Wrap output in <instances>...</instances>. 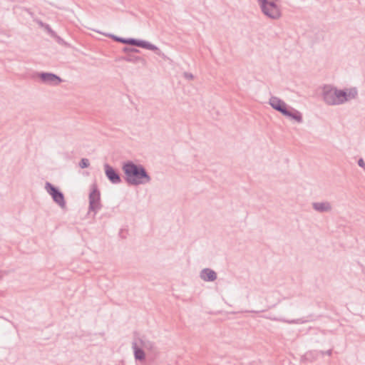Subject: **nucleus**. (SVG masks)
I'll list each match as a JSON object with an SVG mask.
<instances>
[{"label": "nucleus", "mask_w": 365, "mask_h": 365, "mask_svg": "<svg viewBox=\"0 0 365 365\" xmlns=\"http://www.w3.org/2000/svg\"><path fill=\"white\" fill-rule=\"evenodd\" d=\"M122 170L124 173L125 181L129 185L138 186L150 183L151 177L145 167L141 164L135 163L132 160L123 163Z\"/></svg>", "instance_id": "nucleus-1"}, {"label": "nucleus", "mask_w": 365, "mask_h": 365, "mask_svg": "<svg viewBox=\"0 0 365 365\" xmlns=\"http://www.w3.org/2000/svg\"><path fill=\"white\" fill-rule=\"evenodd\" d=\"M271 107L284 116L294 120L299 123L303 122L302 114L297 109L288 106L284 101L277 96H271L269 101Z\"/></svg>", "instance_id": "nucleus-2"}, {"label": "nucleus", "mask_w": 365, "mask_h": 365, "mask_svg": "<svg viewBox=\"0 0 365 365\" xmlns=\"http://www.w3.org/2000/svg\"><path fill=\"white\" fill-rule=\"evenodd\" d=\"M155 347L153 341L148 340L144 336L135 333L132 343L134 357L136 360L144 361L145 351H152Z\"/></svg>", "instance_id": "nucleus-3"}, {"label": "nucleus", "mask_w": 365, "mask_h": 365, "mask_svg": "<svg viewBox=\"0 0 365 365\" xmlns=\"http://www.w3.org/2000/svg\"><path fill=\"white\" fill-rule=\"evenodd\" d=\"M262 12L267 18L277 20L282 16V12L277 2L279 0H257Z\"/></svg>", "instance_id": "nucleus-4"}, {"label": "nucleus", "mask_w": 365, "mask_h": 365, "mask_svg": "<svg viewBox=\"0 0 365 365\" xmlns=\"http://www.w3.org/2000/svg\"><path fill=\"white\" fill-rule=\"evenodd\" d=\"M45 189L46 192L51 196L55 203H56L62 209L66 207L64 195L58 187L54 186L49 182H46L45 184Z\"/></svg>", "instance_id": "nucleus-5"}, {"label": "nucleus", "mask_w": 365, "mask_h": 365, "mask_svg": "<svg viewBox=\"0 0 365 365\" xmlns=\"http://www.w3.org/2000/svg\"><path fill=\"white\" fill-rule=\"evenodd\" d=\"M101 207L100 191L96 185H93L89 194V210L96 214Z\"/></svg>", "instance_id": "nucleus-6"}, {"label": "nucleus", "mask_w": 365, "mask_h": 365, "mask_svg": "<svg viewBox=\"0 0 365 365\" xmlns=\"http://www.w3.org/2000/svg\"><path fill=\"white\" fill-rule=\"evenodd\" d=\"M37 76L39 77L42 83L49 86H56L63 81L60 76L53 73L41 72L38 73Z\"/></svg>", "instance_id": "nucleus-7"}, {"label": "nucleus", "mask_w": 365, "mask_h": 365, "mask_svg": "<svg viewBox=\"0 0 365 365\" xmlns=\"http://www.w3.org/2000/svg\"><path fill=\"white\" fill-rule=\"evenodd\" d=\"M105 175L113 184H119L122 182L119 173L112 166L106 163L104 165Z\"/></svg>", "instance_id": "nucleus-8"}, {"label": "nucleus", "mask_w": 365, "mask_h": 365, "mask_svg": "<svg viewBox=\"0 0 365 365\" xmlns=\"http://www.w3.org/2000/svg\"><path fill=\"white\" fill-rule=\"evenodd\" d=\"M130 46H134L142 48L148 49L154 51L156 54L160 55V50L154 44L149 41L131 38Z\"/></svg>", "instance_id": "nucleus-9"}, {"label": "nucleus", "mask_w": 365, "mask_h": 365, "mask_svg": "<svg viewBox=\"0 0 365 365\" xmlns=\"http://www.w3.org/2000/svg\"><path fill=\"white\" fill-rule=\"evenodd\" d=\"M322 98L327 105L336 106L334 88L329 86H325L322 91Z\"/></svg>", "instance_id": "nucleus-10"}, {"label": "nucleus", "mask_w": 365, "mask_h": 365, "mask_svg": "<svg viewBox=\"0 0 365 365\" xmlns=\"http://www.w3.org/2000/svg\"><path fill=\"white\" fill-rule=\"evenodd\" d=\"M312 208L320 213L322 212H329L332 210V206L331 203L328 201L324 202H314L312 204Z\"/></svg>", "instance_id": "nucleus-11"}, {"label": "nucleus", "mask_w": 365, "mask_h": 365, "mask_svg": "<svg viewBox=\"0 0 365 365\" xmlns=\"http://www.w3.org/2000/svg\"><path fill=\"white\" fill-rule=\"evenodd\" d=\"M120 59L129 63H140L143 66H145L147 64L146 60L144 58L133 53L126 54L125 56H122Z\"/></svg>", "instance_id": "nucleus-12"}, {"label": "nucleus", "mask_w": 365, "mask_h": 365, "mask_svg": "<svg viewBox=\"0 0 365 365\" xmlns=\"http://www.w3.org/2000/svg\"><path fill=\"white\" fill-rule=\"evenodd\" d=\"M336 105H341L348 101L347 90H339L334 88Z\"/></svg>", "instance_id": "nucleus-13"}, {"label": "nucleus", "mask_w": 365, "mask_h": 365, "mask_svg": "<svg viewBox=\"0 0 365 365\" xmlns=\"http://www.w3.org/2000/svg\"><path fill=\"white\" fill-rule=\"evenodd\" d=\"M200 277L205 282H213L217 279V273L211 269L205 268L200 272Z\"/></svg>", "instance_id": "nucleus-14"}, {"label": "nucleus", "mask_w": 365, "mask_h": 365, "mask_svg": "<svg viewBox=\"0 0 365 365\" xmlns=\"http://www.w3.org/2000/svg\"><path fill=\"white\" fill-rule=\"evenodd\" d=\"M93 31H96V32H97L98 34H101L104 35L105 36L109 37V38H112L113 40H114L116 42L122 43L127 44V45H130V43L131 38H123V37H120V36H115V35L112 34L102 33V32H101L99 31H97L96 29H93Z\"/></svg>", "instance_id": "nucleus-15"}, {"label": "nucleus", "mask_w": 365, "mask_h": 365, "mask_svg": "<svg viewBox=\"0 0 365 365\" xmlns=\"http://www.w3.org/2000/svg\"><path fill=\"white\" fill-rule=\"evenodd\" d=\"M348 100L351 98H355L357 96L358 92L356 88H351L347 92Z\"/></svg>", "instance_id": "nucleus-16"}, {"label": "nucleus", "mask_w": 365, "mask_h": 365, "mask_svg": "<svg viewBox=\"0 0 365 365\" xmlns=\"http://www.w3.org/2000/svg\"><path fill=\"white\" fill-rule=\"evenodd\" d=\"M90 162L89 160L87 158H82L81 161L79 162V166L81 168H86L89 167Z\"/></svg>", "instance_id": "nucleus-17"}, {"label": "nucleus", "mask_w": 365, "mask_h": 365, "mask_svg": "<svg viewBox=\"0 0 365 365\" xmlns=\"http://www.w3.org/2000/svg\"><path fill=\"white\" fill-rule=\"evenodd\" d=\"M358 165L359 167L362 168L365 170V162L362 158L359 159Z\"/></svg>", "instance_id": "nucleus-18"}, {"label": "nucleus", "mask_w": 365, "mask_h": 365, "mask_svg": "<svg viewBox=\"0 0 365 365\" xmlns=\"http://www.w3.org/2000/svg\"><path fill=\"white\" fill-rule=\"evenodd\" d=\"M124 232L125 234H127V230H120V231L119 232V236L121 237V238H125L126 237V235H124Z\"/></svg>", "instance_id": "nucleus-19"}, {"label": "nucleus", "mask_w": 365, "mask_h": 365, "mask_svg": "<svg viewBox=\"0 0 365 365\" xmlns=\"http://www.w3.org/2000/svg\"><path fill=\"white\" fill-rule=\"evenodd\" d=\"M123 51L124 53H125L126 54L132 53H131V47H127V46H125V47H124V48H123Z\"/></svg>", "instance_id": "nucleus-20"}, {"label": "nucleus", "mask_w": 365, "mask_h": 365, "mask_svg": "<svg viewBox=\"0 0 365 365\" xmlns=\"http://www.w3.org/2000/svg\"><path fill=\"white\" fill-rule=\"evenodd\" d=\"M184 76L188 80L193 79V75L192 73H185Z\"/></svg>", "instance_id": "nucleus-21"}, {"label": "nucleus", "mask_w": 365, "mask_h": 365, "mask_svg": "<svg viewBox=\"0 0 365 365\" xmlns=\"http://www.w3.org/2000/svg\"><path fill=\"white\" fill-rule=\"evenodd\" d=\"M131 53L135 54L136 53H140V50L138 49V48H132L131 47Z\"/></svg>", "instance_id": "nucleus-22"}, {"label": "nucleus", "mask_w": 365, "mask_h": 365, "mask_svg": "<svg viewBox=\"0 0 365 365\" xmlns=\"http://www.w3.org/2000/svg\"><path fill=\"white\" fill-rule=\"evenodd\" d=\"M46 29L48 30V31L49 33H51V34H54V32H53V31H52V29L50 28L49 25L46 24Z\"/></svg>", "instance_id": "nucleus-23"}, {"label": "nucleus", "mask_w": 365, "mask_h": 365, "mask_svg": "<svg viewBox=\"0 0 365 365\" xmlns=\"http://www.w3.org/2000/svg\"><path fill=\"white\" fill-rule=\"evenodd\" d=\"M326 354H327L328 356H331V350H328L326 351Z\"/></svg>", "instance_id": "nucleus-24"}]
</instances>
